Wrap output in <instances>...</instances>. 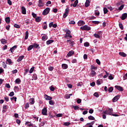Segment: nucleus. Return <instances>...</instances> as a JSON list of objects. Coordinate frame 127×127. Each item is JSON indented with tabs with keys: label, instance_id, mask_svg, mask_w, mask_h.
<instances>
[{
	"label": "nucleus",
	"instance_id": "obj_1",
	"mask_svg": "<svg viewBox=\"0 0 127 127\" xmlns=\"http://www.w3.org/2000/svg\"><path fill=\"white\" fill-rule=\"evenodd\" d=\"M113 109L108 108L106 109L105 111H103V113L105 115H107L108 116H113V117H119L118 115L117 114H113Z\"/></svg>",
	"mask_w": 127,
	"mask_h": 127
},
{
	"label": "nucleus",
	"instance_id": "obj_2",
	"mask_svg": "<svg viewBox=\"0 0 127 127\" xmlns=\"http://www.w3.org/2000/svg\"><path fill=\"white\" fill-rule=\"evenodd\" d=\"M80 29L83 31H88V30H91V27L85 25L83 26H82L80 27Z\"/></svg>",
	"mask_w": 127,
	"mask_h": 127
},
{
	"label": "nucleus",
	"instance_id": "obj_3",
	"mask_svg": "<svg viewBox=\"0 0 127 127\" xmlns=\"http://www.w3.org/2000/svg\"><path fill=\"white\" fill-rule=\"evenodd\" d=\"M50 11V8L47 7L44 10V11L42 12L43 15H47L48 13H49V12Z\"/></svg>",
	"mask_w": 127,
	"mask_h": 127
},
{
	"label": "nucleus",
	"instance_id": "obj_4",
	"mask_svg": "<svg viewBox=\"0 0 127 127\" xmlns=\"http://www.w3.org/2000/svg\"><path fill=\"white\" fill-rule=\"evenodd\" d=\"M69 13V8H67L65 10V12L63 15L64 18H66L67 16H68V14Z\"/></svg>",
	"mask_w": 127,
	"mask_h": 127
},
{
	"label": "nucleus",
	"instance_id": "obj_5",
	"mask_svg": "<svg viewBox=\"0 0 127 127\" xmlns=\"http://www.w3.org/2000/svg\"><path fill=\"white\" fill-rule=\"evenodd\" d=\"M42 114L43 116H47V108H44L42 110Z\"/></svg>",
	"mask_w": 127,
	"mask_h": 127
},
{
	"label": "nucleus",
	"instance_id": "obj_6",
	"mask_svg": "<svg viewBox=\"0 0 127 127\" xmlns=\"http://www.w3.org/2000/svg\"><path fill=\"white\" fill-rule=\"evenodd\" d=\"M96 75H97V72H96L95 70L91 69L89 76H90V77H95Z\"/></svg>",
	"mask_w": 127,
	"mask_h": 127
},
{
	"label": "nucleus",
	"instance_id": "obj_7",
	"mask_svg": "<svg viewBox=\"0 0 127 127\" xmlns=\"http://www.w3.org/2000/svg\"><path fill=\"white\" fill-rule=\"evenodd\" d=\"M44 98L46 101H51V100H52V97L48 96L47 94L44 95Z\"/></svg>",
	"mask_w": 127,
	"mask_h": 127
},
{
	"label": "nucleus",
	"instance_id": "obj_8",
	"mask_svg": "<svg viewBox=\"0 0 127 127\" xmlns=\"http://www.w3.org/2000/svg\"><path fill=\"white\" fill-rule=\"evenodd\" d=\"M8 108V106L6 105H3V107H2V113H5V112H6V110L7 109V108Z\"/></svg>",
	"mask_w": 127,
	"mask_h": 127
},
{
	"label": "nucleus",
	"instance_id": "obj_9",
	"mask_svg": "<svg viewBox=\"0 0 127 127\" xmlns=\"http://www.w3.org/2000/svg\"><path fill=\"white\" fill-rule=\"evenodd\" d=\"M49 27H53L54 28H56L57 27V24H53V22L50 23L49 25Z\"/></svg>",
	"mask_w": 127,
	"mask_h": 127
},
{
	"label": "nucleus",
	"instance_id": "obj_10",
	"mask_svg": "<svg viewBox=\"0 0 127 127\" xmlns=\"http://www.w3.org/2000/svg\"><path fill=\"white\" fill-rule=\"evenodd\" d=\"M17 48V46L15 45L13 47L11 48L9 50V51H10L11 53H13L14 52V50Z\"/></svg>",
	"mask_w": 127,
	"mask_h": 127
},
{
	"label": "nucleus",
	"instance_id": "obj_11",
	"mask_svg": "<svg viewBox=\"0 0 127 127\" xmlns=\"http://www.w3.org/2000/svg\"><path fill=\"white\" fill-rule=\"evenodd\" d=\"M121 96L118 95L116 96H115L113 99V102L115 103V102H117L120 99Z\"/></svg>",
	"mask_w": 127,
	"mask_h": 127
},
{
	"label": "nucleus",
	"instance_id": "obj_12",
	"mask_svg": "<svg viewBox=\"0 0 127 127\" xmlns=\"http://www.w3.org/2000/svg\"><path fill=\"white\" fill-rule=\"evenodd\" d=\"M77 24H78V26H82V25H84L85 22L83 20H79Z\"/></svg>",
	"mask_w": 127,
	"mask_h": 127
},
{
	"label": "nucleus",
	"instance_id": "obj_13",
	"mask_svg": "<svg viewBox=\"0 0 127 127\" xmlns=\"http://www.w3.org/2000/svg\"><path fill=\"white\" fill-rule=\"evenodd\" d=\"M115 88L117 89L119 91H120V92H123L124 91V89H123V87H121L119 85H116Z\"/></svg>",
	"mask_w": 127,
	"mask_h": 127
},
{
	"label": "nucleus",
	"instance_id": "obj_14",
	"mask_svg": "<svg viewBox=\"0 0 127 127\" xmlns=\"http://www.w3.org/2000/svg\"><path fill=\"white\" fill-rule=\"evenodd\" d=\"M21 11H22V13L23 14H26V9L25 8V7L22 6Z\"/></svg>",
	"mask_w": 127,
	"mask_h": 127
},
{
	"label": "nucleus",
	"instance_id": "obj_15",
	"mask_svg": "<svg viewBox=\"0 0 127 127\" xmlns=\"http://www.w3.org/2000/svg\"><path fill=\"white\" fill-rule=\"evenodd\" d=\"M127 17V13H124L122 14V16L121 17V19L122 20H125Z\"/></svg>",
	"mask_w": 127,
	"mask_h": 127
},
{
	"label": "nucleus",
	"instance_id": "obj_16",
	"mask_svg": "<svg viewBox=\"0 0 127 127\" xmlns=\"http://www.w3.org/2000/svg\"><path fill=\"white\" fill-rule=\"evenodd\" d=\"M44 5V3H43L42 0H39V3H38V6L39 7H41Z\"/></svg>",
	"mask_w": 127,
	"mask_h": 127
},
{
	"label": "nucleus",
	"instance_id": "obj_17",
	"mask_svg": "<svg viewBox=\"0 0 127 127\" xmlns=\"http://www.w3.org/2000/svg\"><path fill=\"white\" fill-rule=\"evenodd\" d=\"M73 54H74V51H69L67 54V56L68 57H71V56H72V55H73Z\"/></svg>",
	"mask_w": 127,
	"mask_h": 127
},
{
	"label": "nucleus",
	"instance_id": "obj_18",
	"mask_svg": "<svg viewBox=\"0 0 127 127\" xmlns=\"http://www.w3.org/2000/svg\"><path fill=\"white\" fill-rule=\"evenodd\" d=\"M25 125L28 126V127H33V124H31V122H26L25 123Z\"/></svg>",
	"mask_w": 127,
	"mask_h": 127
},
{
	"label": "nucleus",
	"instance_id": "obj_19",
	"mask_svg": "<svg viewBox=\"0 0 127 127\" xmlns=\"http://www.w3.org/2000/svg\"><path fill=\"white\" fill-rule=\"evenodd\" d=\"M53 42H54V40H49L46 42V44L47 45H50V44H51V43H53Z\"/></svg>",
	"mask_w": 127,
	"mask_h": 127
},
{
	"label": "nucleus",
	"instance_id": "obj_20",
	"mask_svg": "<svg viewBox=\"0 0 127 127\" xmlns=\"http://www.w3.org/2000/svg\"><path fill=\"white\" fill-rule=\"evenodd\" d=\"M5 21L7 24H9V22H10V18H9V17H6L5 18Z\"/></svg>",
	"mask_w": 127,
	"mask_h": 127
},
{
	"label": "nucleus",
	"instance_id": "obj_21",
	"mask_svg": "<svg viewBox=\"0 0 127 127\" xmlns=\"http://www.w3.org/2000/svg\"><path fill=\"white\" fill-rule=\"evenodd\" d=\"M6 62L7 64H9V65H12V62L10 59H7Z\"/></svg>",
	"mask_w": 127,
	"mask_h": 127
},
{
	"label": "nucleus",
	"instance_id": "obj_22",
	"mask_svg": "<svg viewBox=\"0 0 127 127\" xmlns=\"http://www.w3.org/2000/svg\"><path fill=\"white\" fill-rule=\"evenodd\" d=\"M0 42H1V44H6V42H7V41L4 39H1L0 40Z\"/></svg>",
	"mask_w": 127,
	"mask_h": 127
},
{
	"label": "nucleus",
	"instance_id": "obj_23",
	"mask_svg": "<svg viewBox=\"0 0 127 127\" xmlns=\"http://www.w3.org/2000/svg\"><path fill=\"white\" fill-rule=\"evenodd\" d=\"M47 39H48V36H47V35L43 36L42 37V40H43V41H46Z\"/></svg>",
	"mask_w": 127,
	"mask_h": 127
},
{
	"label": "nucleus",
	"instance_id": "obj_24",
	"mask_svg": "<svg viewBox=\"0 0 127 127\" xmlns=\"http://www.w3.org/2000/svg\"><path fill=\"white\" fill-rule=\"evenodd\" d=\"M85 7H88L90 5V0H86L85 3Z\"/></svg>",
	"mask_w": 127,
	"mask_h": 127
},
{
	"label": "nucleus",
	"instance_id": "obj_25",
	"mask_svg": "<svg viewBox=\"0 0 127 127\" xmlns=\"http://www.w3.org/2000/svg\"><path fill=\"white\" fill-rule=\"evenodd\" d=\"M119 55L122 57H127V54L124 52H120Z\"/></svg>",
	"mask_w": 127,
	"mask_h": 127
},
{
	"label": "nucleus",
	"instance_id": "obj_26",
	"mask_svg": "<svg viewBox=\"0 0 127 127\" xmlns=\"http://www.w3.org/2000/svg\"><path fill=\"white\" fill-rule=\"evenodd\" d=\"M63 69H67L68 68V65L67 64H63L62 65Z\"/></svg>",
	"mask_w": 127,
	"mask_h": 127
},
{
	"label": "nucleus",
	"instance_id": "obj_27",
	"mask_svg": "<svg viewBox=\"0 0 127 127\" xmlns=\"http://www.w3.org/2000/svg\"><path fill=\"white\" fill-rule=\"evenodd\" d=\"M15 84H20V83H21V80H20V78H17L15 80Z\"/></svg>",
	"mask_w": 127,
	"mask_h": 127
},
{
	"label": "nucleus",
	"instance_id": "obj_28",
	"mask_svg": "<svg viewBox=\"0 0 127 127\" xmlns=\"http://www.w3.org/2000/svg\"><path fill=\"white\" fill-rule=\"evenodd\" d=\"M41 17H37L35 18L36 22H40L41 21Z\"/></svg>",
	"mask_w": 127,
	"mask_h": 127
},
{
	"label": "nucleus",
	"instance_id": "obj_29",
	"mask_svg": "<svg viewBox=\"0 0 127 127\" xmlns=\"http://www.w3.org/2000/svg\"><path fill=\"white\" fill-rule=\"evenodd\" d=\"M32 78H33V79H32V81H33V80H37V75L34 73L32 76Z\"/></svg>",
	"mask_w": 127,
	"mask_h": 127
},
{
	"label": "nucleus",
	"instance_id": "obj_30",
	"mask_svg": "<svg viewBox=\"0 0 127 127\" xmlns=\"http://www.w3.org/2000/svg\"><path fill=\"white\" fill-rule=\"evenodd\" d=\"M24 58V56H20L17 60V62H20Z\"/></svg>",
	"mask_w": 127,
	"mask_h": 127
},
{
	"label": "nucleus",
	"instance_id": "obj_31",
	"mask_svg": "<svg viewBox=\"0 0 127 127\" xmlns=\"http://www.w3.org/2000/svg\"><path fill=\"white\" fill-rule=\"evenodd\" d=\"M32 45L33 48H38V47H39V45L37 43H34Z\"/></svg>",
	"mask_w": 127,
	"mask_h": 127
},
{
	"label": "nucleus",
	"instance_id": "obj_32",
	"mask_svg": "<svg viewBox=\"0 0 127 127\" xmlns=\"http://www.w3.org/2000/svg\"><path fill=\"white\" fill-rule=\"evenodd\" d=\"M34 98H31L30 100V103L31 105H34Z\"/></svg>",
	"mask_w": 127,
	"mask_h": 127
},
{
	"label": "nucleus",
	"instance_id": "obj_33",
	"mask_svg": "<svg viewBox=\"0 0 127 127\" xmlns=\"http://www.w3.org/2000/svg\"><path fill=\"white\" fill-rule=\"evenodd\" d=\"M43 29H47V24L46 22H44V25L43 26Z\"/></svg>",
	"mask_w": 127,
	"mask_h": 127
},
{
	"label": "nucleus",
	"instance_id": "obj_34",
	"mask_svg": "<svg viewBox=\"0 0 127 127\" xmlns=\"http://www.w3.org/2000/svg\"><path fill=\"white\" fill-rule=\"evenodd\" d=\"M28 34H29L28 31H26L25 32V40H26L27 39H28Z\"/></svg>",
	"mask_w": 127,
	"mask_h": 127
},
{
	"label": "nucleus",
	"instance_id": "obj_35",
	"mask_svg": "<svg viewBox=\"0 0 127 127\" xmlns=\"http://www.w3.org/2000/svg\"><path fill=\"white\" fill-rule=\"evenodd\" d=\"M78 0H76L74 1V4H73V7H76L77 6V5L78 4Z\"/></svg>",
	"mask_w": 127,
	"mask_h": 127
},
{
	"label": "nucleus",
	"instance_id": "obj_36",
	"mask_svg": "<svg viewBox=\"0 0 127 127\" xmlns=\"http://www.w3.org/2000/svg\"><path fill=\"white\" fill-rule=\"evenodd\" d=\"M33 45H30L28 48H27V50L28 51H30V50H31L32 49H33Z\"/></svg>",
	"mask_w": 127,
	"mask_h": 127
},
{
	"label": "nucleus",
	"instance_id": "obj_37",
	"mask_svg": "<svg viewBox=\"0 0 127 127\" xmlns=\"http://www.w3.org/2000/svg\"><path fill=\"white\" fill-rule=\"evenodd\" d=\"M113 90H114V87H110L108 89V92H109V93H112V92H113Z\"/></svg>",
	"mask_w": 127,
	"mask_h": 127
},
{
	"label": "nucleus",
	"instance_id": "obj_38",
	"mask_svg": "<svg viewBox=\"0 0 127 127\" xmlns=\"http://www.w3.org/2000/svg\"><path fill=\"white\" fill-rule=\"evenodd\" d=\"M64 37L65 38H67V37H69V38H72V35H71V34H66Z\"/></svg>",
	"mask_w": 127,
	"mask_h": 127
},
{
	"label": "nucleus",
	"instance_id": "obj_39",
	"mask_svg": "<svg viewBox=\"0 0 127 127\" xmlns=\"http://www.w3.org/2000/svg\"><path fill=\"white\" fill-rule=\"evenodd\" d=\"M119 27L121 30H124V26L123 25V24L119 23Z\"/></svg>",
	"mask_w": 127,
	"mask_h": 127
},
{
	"label": "nucleus",
	"instance_id": "obj_40",
	"mask_svg": "<svg viewBox=\"0 0 127 127\" xmlns=\"http://www.w3.org/2000/svg\"><path fill=\"white\" fill-rule=\"evenodd\" d=\"M84 46H85V47H89L90 44L88 42H85L84 43Z\"/></svg>",
	"mask_w": 127,
	"mask_h": 127
},
{
	"label": "nucleus",
	"instance_id": "obj_41",
	"mask_svg": "<svg viewBox=\"0 0 127 127\" xmlns=\"http://www.w3.org/2000/svg\"><path fill=\"white\" fill-rule=\"evenodd\" d=\"M103 11H104V14L108 13V9L106 7H104L103 8Z\"/></svg>",
	"mask_w": 127,
	"mask_h": 127
},
{
	"label": "nucleus",
	"instance_id": "obj_42",
	"mask_svg": "<svg viewBox=\"0 0 127 127\" xmlns=\"http://www.w3.org/2000/svg\"><path fill=\"white\" fill-rule=\"evenodd\" d=\"M88 120H90V121H95V118L93 116H89Z\"/></svg>",
	"mask_w": 127,
	"mask_h": 127
},
{
	"label": "nucleus",
	"instance_id": "obj_43",
	"mask_svg": "<svg viewBox=\"0 0 127 127\" xmlns=\"http://www.w3.org/2000/svg\"><path fill=\"white\" fill-rule=\"evenodd\" d=\"M67 42H68V43H69L70 44H71V46H73V43H74V42H73V41H71L70 40H67L66 41Z\"/></svg>",
	"mask_w": 127,
	"mask_h": 127
},
{
	"label": "nucleus",
	"instance_id": "obj_44",
	"mask_svg": "<svg viewBox=\"0 0 127 127\" xmlns=\"http://www.w3.org/2000/svg\"><path fill=\"white\" fill-rule=\"evenodd\" d=\"M50 91H51L52 92H54L55 88H54V87H53V86H51L50 87Z\"/></svg>",
	"mask_w": 127,
	"mask_h": 127
},
{
	"label": "nucleus",
	"instance_id": "obj_45",
	"mask_svg": "<svg viewBox=\"0 0 127 127\" xmlns=\"http://www.w3.org/2000/svg\"><path fill=\"white\" fill-rule=\"evenodd\" d=\"M95 15L99 16L100 15V12L98 10H96L95 11Z\"/></svg>",
	"mask_w": 127,
	"mask_h": 127
},
{
	"label": "nucleus",
	"instance_id": "obj_46",
	"mask_svg": "<svg viewBox=\"0 0 127 127\" xmlns=\"http://www.w3.org/2000/svg\"><path fill=\"white\" fill-rule=\"evenodd\" d=\"M93 36H94V37H95L96 38H100V36L98 34H94L93 35Z\"/></svg>",
	"mask_w": 127,
	"mask_h": 127
},
{
	"label": "nucleus",
	"instance_id": "obj_47",
	"mask_svg": "<svg viewBox=\"0 0 127 127\" xmlns=\"http://www.w3.org/2000/svg\"><path fill=\"white\" fill-rule=\"evenodd\" d=\"M16 97H13L10 98L11 101H14V102H16Z\"/></svg>",
	"mask_w": 127,
	"mask_h": 127
},
{
	"label": "nucleus",
	"instance_id": "obj_48",
	"mask_svg": "<svg viewBox=\"0 0 127 127\" xmlns=\"http://www.w3.org/2000/svg\"><path fill=\"white\" fill-rule=\"evenodd\" d=\"M14 27H15V28H20V26H19V25H18L17 24H14Z\"/></svg>",
	"mask_w": 127,
	"mask_h": 127
},
{
	"label": "nucleus",
	"instance_id": "obj_49",
	"mask_svg": "<svg viewBox=\"0 0 127 127\" xmlns=\"http://www.w3.org/2000/svg\"><path fill=\"white\" fill-rule=\"evenodd\" d=\"M14 91H16V92H18L19 88H18V86H15L14 88Z\"/></svg>",
	"mask_w": 127,
	"mask_h": 127
},
{
	"label": "nucleus",
	"instance_id": "obj_50",
	"mask_svg": "<svg viewBox=\"0 0 127 127\" xmlns=\"http://www.w3.org/2000/svg\"><path fill=\"white\" fill-rule=\"evenodd\" d=\"M93 23L94 24H99V23H101V22L99 21H93Z\"/></svg>",
	"mask_w": 127,
	"mask_h": 127
},
{
	"label": "nucleus",
	"instance_id": "obj_51",
	"mask_svg": "<svg viewBox=\"0 0 127 127\" xmlns=\"http://www.w3.org/2000/svg\"><path fill=\"white\" fill-rule=\"evenodd\" d=\"M49 103V104L51 105V106H53V105H54V102L52 100H50Z\"/></svg>",
	"mask_w": 127,
	"mask_h": 127
},
{
	"label": "nucleus",
	"instance_id": "obj_52",
	"mask_svg": "<svg viewBox=\"0 0 127 127\" xmlns=\"http://www.w3.org/2000/svg\"><path fill=\"white\" fill-rule=\"evenodd\" d=\"M102 80H97V85H101V84H102Z\"/></svg>",
	"mask_w": 127,
	"mask_h": 127
},
{
	"label": "nucleus",
	"instance_id": "obj_53",
	"mask_svg": "<svg viewBox=\"0 0 127 127\" xmlns=\"http://www.w3.org/2000/svg\"><path fill=\"white\" fill-rule=\"evenodd\" d=\"M9 96L10 97H13V96H14V92H13V91L11 92L9 94Z\"/></svg>",
	"mask_w": 127,
	"mask_h": 127
},
{
	"label": "nucleus",
	"instance_id": "obj_54",
	"mask_svg": "<svg viewBox=\"0 0 127 127\" xmlns=\"http://www.w3.org/2000/svg\"><path fill=\"white\" fill-rule=\"evenodd\" d=\"M34 70V67H33L29 70L30 74H31V73H32Z\"/></svg>",
	"mask_w": 127,
	"mask_h": 127
},
{
	"label": "nucleus",
	"instance_id": "obj_55",
	"mask_svg": "<svg viewBox=\"0 0 127 127\" xmlns=\"http://www.w3.org/2000/svg\"><path fill=\"white\" fill-rule=\"evenodd\" d=\"M44 125H45V122H42L40 123L39 127H43V126H44Z\"/></svg>",
	"mask_w": 127,
	"mask_h": 127
},
{
	"label": "nucleus",
	"instance_id": "obj_56",
	"mask_svg": "<svg viewBox=\"0 0 127 127\" xmlns=\"http://www.w3.org/2000/svg\"><path fill=\"white\" fill-rule=\"evenodd\" d=\"M91 70H97V69H98V68L95 66H91Z\"/></svg>",
	"mask_w": 127,
	"mask_h": 127
},
{
	"label": "nucleus",
	"instance_id": "obj_57",
	"mask_svg": "<svg viewBox=\"0 0 127 127\" xmlns=\"http://www.w3.org/2000/svg\"><path fill=\"white\" fill-rule=\"evenodd\" d=\"M49 4H51V1H48L46 4V6H48V5H49Z\"/></svg>",
	"mask_w": 127,
	"mask_h": 127
},
{
	"label": "nucleus",
	"instance_id": "obj_58",
	"mask_svg": "<svg viewBox=\"0 0 127 127\" xmlns=\"http://www.w3.org/2000/svg\"><path fill=\"white\" fill-rule=\"evenodd\" d=\"M94 96L96 97V98H99V94H98L97 92H95L94 94Z\"/></svg>",
	"mask_w": 127,
	"mask_h": 127
},
{
	"label": "nucleus",
	"instance_id": "obj_59",
	"mask_svg": "<svg viewBox=\"0 0 127 127\" xmlns=\"http://www.w3.org/2000/svg\"><path fill=\"white\" fill-rule=\"evenodd\" d=\"M29 107V104L26 103L25 105V109H28Z\"/></svg>",
	"mask_w": 127,
	"mask_h": 127
},
{
	"label": "nucleus",
	"instance_id": "obj_60",
	"mask_svg": "<svg viewBox=\"0 0 127 127\" xmlns=\"http://www.w3.org/2000/svg\"><path fill=\"white\" fill-rule=\"evenodd\" d=\"M64 126H70V123L65 122L64 124Z\"/></svg>",
	"mask_w": 127,
	"mask_h": 127
},
{
	"label": "nucleus",
	"instance_id": "obj_61",
	"mask_svg": "<svg viewBox=\"0 0 127 127\" xmlns=\"http://www.w3.org/2000/svg\"><path fill=\"white\" fill-rule=\"evenodd\" d=\"M5 87L6 88H7V89H9V88H10V85L8 83H6Z\"/></svg>",
	"mask_w": 127,
	"mask_h": 127
},
{
	"label": "nucleus",
	"instance_id": "obj_62",
	"mask_svg": "<svg viewBox=\"0 0 127 127\" xmlns=\"http://www.w3.org/2000/svg\"><path fill=\"white\" fill-rule=\"evenodd\" d=\"M127 73L123 76V80H127Z\"/></svg>",
	"mask_w": 127,
	"mask_h": 127
},
{
	"label": "nucleus",
	"instance_id": "obj_63",
	"mask_svg": "<svg viewBox=\"0 0 127 127\" xmlns=\"http://www.w3.org/2000/svg\"><path fill=\"white\" fill-rule=\"evenodd\" d=\"M124 5H121L120 6V7L119 8V10H122L123 9V8H124Z\"/></svg>",
	"mask_w": 127,
	"mask_h": 127
},
{
	"label": "nucleus",
	"instance_id": "obj_64",
	"mask_svg": "<svg viewBox=\"0 0 127 127\" xmlns=\"http://www.w3.org/2000/svg\"><path fill=\"white\" fill-rule=\"evenodd\" d=\"M75 23H76V22H75L74 21H70L69 23V24H75Z\"/></svg>",
	"mask_w": 127,
	"mask_h": 127
}]
</instances>
